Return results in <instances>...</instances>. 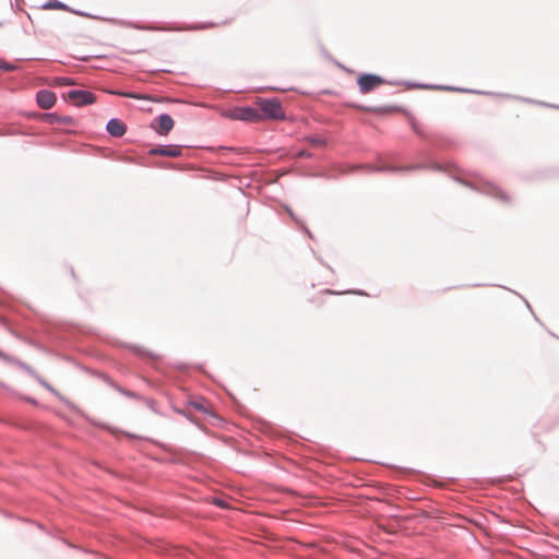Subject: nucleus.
<instances>
[{
    "mask_svg": "<svg viewBox=\"0 0 559 559\" xmlns=\"http://www.w3.org/2000/svg\"><path fill=\"white\" fill-rule=\"evenodd\" d=\"M257 105L259 106V111L262 115V120L263 119L283 120L285 118V114H284L282 105L275 98H273V99L260 98L257 102Z\"/></svg>",
    "mask_w": 559,
    "mask_h": 559,
    "instance_id": "1",
    "label": "nucleus"
},
{
    "mask_svg": "<svg viewBox=\"0 0 559 559\" xmlns=\"http://www.w3.org/2000/svg\"><path fill=\"white\" fill-rule=\"evenodd\" d=\"M67 99L75 106H84L95 103V96L88 91H70Z\"/></svg>",
    "mask_w": 559,
    "mask_h": 559,
    "instance_id": "2",
    "label": "nucleus"
},
{
    "mask_svg": "<svg viewBox=\"0 0 559 559\" xmlns=\"http://www.w3.org/2000/svg\"><path fill=\"white\" fill-rule=\"evenodd\" d=\"M358 86L361 93L367 94L373 88L384 83L383 79L374 74H364L359 76Z\"/></svg>",
    "mask_w": 559,
    "mask_h": 559,
    "instance_id": "3",
    "label": "nucleus"
},
{
    "mask_svg": "<svg viewBox=\"0 0 559 559\" xmlns=\"http://www.w3.org/2000/svg\"><path fill=\"white\" fill-rule=\"evenodd\" d=\"M233 117L242 121L258 122L262 120V115L259 108L241 107L235 109Z\"/></svg>",
    "mask_w": 559,
    "mask_h": 559,
    "instance_id": "4",
    "label": "nucleus"
},
{
    "mask_svg": "<svg viewBox=\"0 0 559 559\" xmlns=\"http://www.w3.org/2000/svg\"><path fill=\"white\" fill-rule=\"evenodd\" d=\"M150 154L168 157H179L182 154V148L179 145H163L150 150Z\"/></svg>",
    "mask_w": 559,
    "mask_h": 559,
    "instance_id": "5",
    "label": "nucleus"
},
{
    "mask_svg": "<svg viewBox=\"0 0 559 559\" xmlns=\"http://www.w3.org/2000/svg\"><path fill=\"white\" fill-rule=\"evenodd\" d=\"M36 100L43 109H50L55 106L57 98L51 91L41 90L37 93Z\"/></svg>",
    "mask_w": 559,
    "mask_h": 559,
    "instance_id": "6",
    "label": "nucleus"
},
{
    "mask_svg": "<svg viewBox=\"0 0 559 559\" xmlns=\"http://www.w3.org/2000/svg\"><path fill=\"white\" fill-rule=\"evenodd\" d=\"M157 127L155 128V131L160 135L168 134L171 129L174 128V120L169 115H160L157 119Z\"/></svg>",
    "mask_w": 559,
    "mask_h": 559,
    "instance_id": "7",
    "label": "nucleus"
},
{
    "mask_svg": "<svg viewBox=\"0 0 559 559\" xmlns=\"http://www.w3.org/2000/svg\"><path fill=\"white\" fill-rule=\"evenodd\" d=\"M107 131L111 136L121 138L126 131V124L119 119H110L107 123Z\"/></svg>",
    "mask_w": 559,
    "mask_h": 559,
    "instance_id": "8",
    "label": "nucleus"
},
{
    "mask_svg": "<svg viewBox=\"0 0 559 559\" xmlns=\"http://www.w3.org/2000/svg\"><path fill=\"white\" fill-rule=\"evenodd\" d=\"M191 405H192L195 409H198V411H200V412H202V413H205V414H209V413H210V412H209V408H207V405H206L205 401H203V400H201V401H193V402H191Z\"/></svg>",
    "mask_w": 559,
    "mask_h": 559,
    "instance_id": "9",
    "label": "nucleus"
},
{
    "mask_svg": "<svg viewBox=\"0 0 559 559\" xmlns=\"http://www.w3.org/2000/svg\"><path fill=\"white\" fill-rule=\"evenodd\" d=\"M309 142L313 146H323V145H325V141L323 139H321V138H310Z\"/></svg>",
    "mask_w": 559,
    "mask_h": 559,
    "instance_id": "10",
    "label": "nucleus"
},
{
    "mask_svg": "<svg viewBox=\"0 0 559 559\" xmlns=\"http://www.w3.org/2000/svg\"><path fill=\"white\" fill-rule=\"evenodd\" d=\"M45 118L48 122L50 123H55V122H60L61 121V118L58 117L57 115L55 114H48V115H45Z\"/></svg>",
    "mask_w": 559,
    "mask_h": 559,
    "instance_id": "11",
    "label": "nucleus"
},
{
    "mask_svg": "<svg viewBox=\"0 0 559 559\" xmlns=\"http://www.w3.org/2000/svg\"><path fill=\"white\" fill-rule=\"evenodd\" d=\"M0 69H2L4 71H12L14 69V67L12 64L5 62L4 60L0 59Z\"/></svg>",
    "mask_w": 559,
    "mask_h": 559,
    "instance_id": "12",
    "label": "nucleus"
},
{
    "mask_svg": "<svg viewBox=\"0 0 559 559\" xmlns=\"http://www.w3.org/2000/svg\"><path fill=\"white\" fill-rule=\"evenodd\" d=\"M56 81H57V84L62 85V86L72 84V81L68 78H58Z\"/></svg>",
    "mask_w": 559,
    "mask_h": 559,
    "instance_id": "13",
    "label": "nucleus"
},
{
    "mask_svg": "<svg viewBox=\"0 0 559 559\" xmlns=\"http://www.w3.org/2000/svg\"><path fill=\"white\" fill-rule=\"evenodd\" d=\"M118 94L122 95V96H126V97L135 98V99L145 98L144 96L139 95V94H134V93H118Z\"/></svg>",
    "mask_w": 559,
    "mask_h": 559,
    "instance_id": "14",
    "label": "nucleus"
},
{
    "mask_svg": "<svg viewBox=\"0 0 559 559\" xmlns=\"http://www.w3.org/2000/svg\"><path fill=\"white\" fill-rule=\"evenodd\" d=\"M214 502L221 508H227V504L221 499H216Z\"/></svg>",
    "mask_w": 559,
    "mask_h": 559,
    "instance_id": "15",
    "label": "nucleus"
},
{
    "mask_svg": "<svg viewBox=\"0 0 559 559\" xmlns=\"http://www.w3.org/2000/svg\"><path fill=\"white\" fill-rule=\"evenodd\" d=\"M60 122H63V123H71L72 122V118L70 117H63L61 118V121Z\"/></svg>",
    "mask_w": 559,
    "mask_h": 559,
    "instance_id": "16",
    "label": "nucleus"
},
{
    "mask_svg": "<svg viewBox=\"0 0 559 559\" xmlns=\"http://www.w3.org/2000/svg\"><path fill=\"white\" fill-rule=\"evenodd\" d=\"M55 8H61L62 5L60 3H55Z\"/></svg>",
    "mask_w": 559,
    "mask_h": 559,
    "instance_id": "17",
    "label": "nucleus"
}]
</instances>
